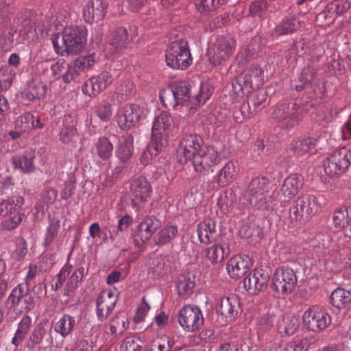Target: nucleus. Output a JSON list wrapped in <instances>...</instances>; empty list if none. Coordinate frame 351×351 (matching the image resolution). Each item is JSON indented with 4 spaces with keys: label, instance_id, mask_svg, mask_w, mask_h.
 Masks as SVG:
<instances>
[{
    "label": "nucleus",
    "instance_id": "f257e3e1",
    "mask_svg": "<svg viewBox=\"0 0 351 351\" xmlns=\"http://www.w3.org/2000/svg\"><path fill=\"white\" fill-rule=\"evenodd\" d=\"M52 43L55 51L59 55H76L83 51L86 43V31L79 26L65 27L62 35L56 36Z\"/></svg>",
    "mask_w": 351,
    "mask_h": 351
},
{
    "label": "nucleus",
    "instance_id": "f03ea898",
    "mask_svg": "<svg viewBox=\"0 0 351 351\" xmlns=\"http://www.w3.org/2000/svg\"><path fill=\"white\" fill-rule=\"evenodd\" d=\"M273 184L265 176L255 177L243 193L240 202L245 206L264 209L267 208L269 199H273Z\"/></svg>",
    "mask_w": 351,
    "mask_h": 351
},
{
    "label": "nucleus",
    "instance_id": "7ed1b4c3",
    "mask_svg": "<svg viewBox=\"0 0 351 351\" xmlns=\"http://www.w3.org/2000/svg\"><path fill=\"white\" fill-rule=\"evenodd\" d=\"M173 125V119L168 112L162 111L156 116L152 125L150 149H154L156 152L163 150L168 145L169 133Z\"/></svg>",
    "mask_w": 351,
    "mask_h": 351
},
{
    "label": "nucleus",
    "instance_id": "20e7f679",
    "mask_svg": "<svg viewBox=\"0 0 351 351\" xmlns=\"http://www.w3.org/2000/svg\"><path fill=\"white\" fill-rule=\"evenodd\" d=\"M191 99V86L186 81L171 84L160 93V100L167 108H175Z\"/></svg>",
    "mask_w": 351,
    "mask_h": 351
},
{
    "label": "nucleus",
    "instance_id": "39448f33",
    "mask_svg": "<svg viewBox=\"0 0 351 351\" xmlns=\"http://www.w3.org/2000/svg\"><path fill=\"white\" fill-rule=\"evenodd\" d=\"M166 62L173 69H185L191 62L188 42L179 39L171 42L166 49Z\"/></svg>",
    "mask_w": 351,
    "mask_h": 351
},
{
    "label": "nucleus",
    "instance_id": "423d86ee",
    "mask_svg": "<svg viewBox=\"0 0 351 351\" xmlns=\"http://www.w3.org/2000/svg\"><path fill=\"white\" fill-rule=\"evenodd\" d=\"M351 165V149L343 147L334 151L324 163V171L330 178L343 174Z\"/></svg>",
    "mask_w": 351,
    "mask_h": 351
},
{
    "label": "nucleus",
    "instance_id": "0eeeda50",
    "mask_svg": "<svg viewBox=\"0 0 351 351\" xmlns=\"http://www.w3.org/2000/svg\"><path fill=\"white\" fill-rule=\"evenodd\" d=\"M271 115L274 119L284 121L287 129L298 125L303 117L302 109L293 100L277 105Z\"/></svg>",
    "mask_w": 351,
    "mask_h": 351
},
{
    "label": "nucleus",
    "instance_id": "6e6552de",
    "mask_svg": "<svg viewBox=\"0 0 351 351\" xmlns=\"http://www.w3.org/2000/svg\"><path fill=\"white\" fill-rule=\"evenodd\" d=\"M297 284V277L295 271L286 267L277 268L272 279L271 289L278 294L291 293Z\"/></svg>",
    "mask_w": 351,
    "mask_h": 351
},
{
    "label": "nucleus",
    "instance_id": "1a4fd4ad",
    "mask_svg": "<svg viewBox=\"0 0 351 351\" xmlns=\"http://www.w3.org/2000/svg\"><path fill=\"white\" fill-rule=\"evenodd\" d=\"M236 45V40L230 36L217 37L212 51L208 52L210 62L219 64L226 61L234 53Z\"/></svg>",
    "mask_w": 351,
    "mask_h": 351
},
{
    "label": "nucleus",
    "instance_id": "9d476101",
    "mask_svg": "<svg viewBox=\"0 0 351 351\" xmlns=\"http://www.w3.org/2000/svg\"><path fill=\"white\" fill-rule=\"evenodd\" d=\"M119 75V72L114 69L110 71H103L86 82L82 86V91L85 95L94 97L111 84L118 77Z\"/></svg>",
    "mask_w": 351,
    "mask_h": 351
},
{
    "label": "nucleus",
    "instance_id": "9b49d317",
    "mask_svg": "<svg viewBox=\"0 0 351 351\" xmlns=\"http://www.w3.org/2000/svg\"><path fill=\"white\" fill-rule=\"evenodd\" d=\"M178 322L186 332H195L203 325L204 317L197 306L185 305L179 311Z\"/></svg>",
    "mask_w": 351,
    "mask_h": 351
},
{
    "label": "nucleus",
    "instance_id": "f8f14e48",
    "mask_svg": "<svg viewBox=\"0 0 351 351\" xmlns=\"http://www.w3.org/2000/svg\"><path fill=\"white\" fill-rule=\"evenodd\" d=\"M143 110L136 104H127L117 114V124L123 130L135 127L143 116Z\"/></svg>",
    "mask_w": 351,
    "mask_h": 351
},
{
    "label": "nucleus",
    "instance_id": "ddd939ff",
    "mask_svg": "<svg viewBox=\"0 0 351 351\" xmlns=\"http://www.w3.org/2000/svg\"><path fill=\"white\" fill-rule=\"evenodd\" d=\"M303 322L309 330L320 332L330 325L331 317L324 309L314 306L304 312Z\"/></svg>",
    "mask_w": 351,
    "mask_h": 351
},
{
    "label": "nucleus",
    "instance_id": "4468645a",
    "mask_svg": "<svg viewBox=\"0 0 351 351\" xmlns=\"http://www.w3.org/2000/svg\"><path fill=\"white\" fill-rule=\"evenodd\" d=\"M240 309V301L235 295L223 298L217 306L219 315L218 322L221 325H225L234 320L238 315Z\"/></svg>",
    "mask_w": 351,
    "mask_h": 351
},
{
    "label": "nucleus",
    "instance_id": "2eb2a0df",
    "mask_svg": "<svg viewBox=\"0 0 351 351\" xmlns=\"http://www.w3.org/2000/svg\"><path fill=\"white\" fill-rule=\"evenodd\" d=\"M219 161V156L217 150L213 146L204 145L197 155L191 161V165L196 172L203 173L217 164Z\"/></svg>",
    "mask_w": 351,
    "mask_h": 351
},
{
    "label": "nucleus",
    "instance_id": "dca6fc26",
    "mask_svg": "<svg viewBox=\"0 0 351 351\" xmlns=\"http://www.w3.org/2000/svg\"><path fill=\"white\" fill-rule=\"evenodd\" d=\"M303 186V178L298 174H292L285 179L279 191L273 192V200L281 203L289 201Z\"/></svg>",
    "mask_w": 351,
    "mask_h": 351
},
{
    "label": "nucleus",
    "instance_id": "f3484780",
    "mask_svg": "<svg viewBox=\"0 0 351 351\" xmlns=\"http://www.w3.org/2000/svg\"><path fill=\"white\" fill-rule=\"evenodd\" d=\"M203 145L204 141L199 135L186 133L183 134L180 139L178 152L183 155L185 160L191 163Z\"/></svg>",
    "mask_w": 351,
    "mask_h": 351
},
{
    "label": "nucleus",
    "instance_id": "a211bd4d",
    "mask_svg": "<svg viewBox=\"0 0 351 351\" xmlns=\"http://www.w3.org/2000/svg\"><path fill=\"white\" fill-rule=\"evenodd\" d=\"M160 226V221L154 216H147L138 225L134 234V243L141 247L147 241Z\"/></svg>",
    "mask_w": 351,
    "mask_h": 351
},
{
    "label": "nucleus",
    "instance_id": "6ab92c4d",
    "mask_svg": "<svg viewBox=\"0 0 351 351\" xmlns=\"http://www.w3.org/2000/svg\"><path fill=\"white\" fill-rule=\"evenodd\" d=\"M152 189L146 178L140 176L130 184V197L134 205L145 202L150 197Z\"/></svg>",
    "mask_w": 351,
    "mask_h": 351
},
{
    "label": "nucleus",
    "instance_id": "aec40b11",
    "mask_svg": "<svg viewBox=\"0 0 351 351\" xmlns=\"http://www.w3.org/2000/svg\"><path fill=\"white\" fill-rule=\"evenodd\" d=\"M198 237L202 243L210 244L219 241L221 234L220 226L212 219H207L198 225Z\"/></svg>",
    "mask_w": 351,
    "mask_h": 351
},
{
    "label": "nucleus",
    "instance_id": "412c9836",
    "mask_svg": "<svg viewBox=\"0 0 351 351\" xmlns=\"http://www.w3.org/2000/svg\"><path fill=\"white\" fill-rule=\"evenodd\" d=\"M252 261L247 255H236L227 263L226 269L231 278L239 279L243 277L250 269Z\"/></svg>",
    "mask_w": 351,
    "mask_h": 351
},
{
    "label": "nucleus",
    "instance_id": "4be33fe9",
    "mask_svg": "<svg viewBox=\"0 0 351 351\" xmlns=\"http://www.w3.org/2000/svg\"><path fill=\"white\" fill-rule=\"evenodd\" d=\"M107 8L106 0H90L84 7L83 17L89 23L101 21L106 15Z\"/></svg>",
    "mask_w": 351,
    "mask_h": 351
},
{
    "label": "nucleus",
    "instance_id": "5701e85b",
    "mask_svg": "<svg viewBox=\"0 0 351 351\" xmlns=\"http://www.w3.org/2000/svg\"><path fill=\"white\" fill-rule=\"evenodd\" d=\"M117 301V295L112 291H103L97 300V316L100 321L108 318Z\"/></svg>",
    "mask_w": 351,
    "mask_h": 351
},
{
    "label": "nucleus",
    "instance_id": "b1692460",
    "mask_svg": "<svg viewBox=\"0 0 351 351\" xmlns=\"http://www.w3.org/2000/svg\"><path fill=\"white\" fill-rule=\"evenodd\" d=\"M320 137V132H312L308 136H304L294 141L291 144V150L295 156H303L316 146Z\"/></svg>",
    "mask_w": 351,
    "mask_h": 351
},
{
    "label": "nucleus",
    "instance_id": "393cba45",
    "mask_svg": "<svg viewBox=\"0 0 351 351\" xmlns=\"http://www.w3.org/2000/svg\"><path fill=\"white\" fill-rule=\"evenodd\" d=\"M229 252L225 242L218 241L204 250L205 258L212 265H217L223 262L225 255Z\"/></svg>",
    "mask_w": 351,
    "mask_h": 351
},
{
    "label": "nucleus",
    "instance_id": "a878e982",
    "mask_svg": "<svg viewBox=\"0 0 351 351\" xmlns=\"http://www.w3.org/2000/svg\"><path fill=\"white\" fill-rule=\"evenodd\" d=\"M29 286V282L19 284L11 291L5 302V306L10 311H15L17 310L22 300L27 297Z\"/></svg>",
    "mask_w": 351,
    "mask_h": 351
},
{
    "label": "nucleus",
    "instance_id": "bb28decb",
    "mask_svg": "<svg viewBox=\"0 0 351 351\" xmlns=\"http://www.w3.org/2000/svg\"><path fill=\"white\" fill-rule=\"evenodd\" d=\"M94 64L95 60L92 55L77 58L73 65H70V68L64 75L65 81L75 80L82 71L91 68Z\"/></svg>",
    "mask_w": 351,
    "mask_h": 351
},
{
    "label": "nucleus",
    "instance_id": "cd10ccee",
    "mask_svg": "<svg viewBox=\"0 0 351 351\" xmlns=\"http://www.w3.org/2000/svg\"><path fill=\"white\" fill-rule=\"evenodd\" d=\"M263 73V71L259 66L252 65L239 76L238 81L254 88L262 84Z\"/></svg>",
    "mask_w": 351,
    "mask_h": 351
},
{
    "label": "nucleus",
    "instance_id": "c85d7f7f",
    "mask_svg": "<svg viewBox=\"0 0 351 351\" xmlns=\"http://www.w3.org/2000/svg\"><path fill=\"white\" fill-rule=\"evenodd\" d=\"M34 158L35 152L32 150H27L21 155L13 156L11 161L15 169H20L23 173H30L35 169Z\"/></svg>",
    "mask_w": 351,
    "mask_h": 351
},
{
    "label": "nucleus",
    "instance_id": "c756f323",
    "mask_svg": "<svg viewBox=\"0 0 351 351\" xmlns=\"http://www.w3.org/2000/svg\"><path fill=\"white\" fill-rule=\"evenodd\" d=\"M15 126L21 133H25L33 129L42 128L43 125L40 123L39 117H34L32 113L26 112L18 117Z\"/></svg>",
    "mask_w": 351,
    "mask_h": 351
},
{
    "label": "nucleus",
    "instance_id": "7c9ffc66",
    "mask_svg": "<svg viewBox=\"0 0 351 351\" xmlns=\"http://www.w3.org/2000/svg\"><path fill=\"white\" fill-rule=\"evenodd\" d=\"M297 205L302 209V215L310 218L317 213L319 204L317 198L311 195H304L296 199Z\"/></svg>",
    "mask_w": 351,
    "mask_h": 351
},
{
    "label": "nucleus",
    "instance_id": "2f4dec72",
    "mask_svg": "<svg viewBox=\"0 0 351 351\" xmlns=\"http://www.w3.org/2000/svg\"><path fill=\"white\" fill-rule=\"evenodd\" d=\"M129 43L128 32L125 28H118L109 40L108 49L112 53H119Z\"/></svg>",
    "mask_w": 351,
    "mask_h": 351
},
{
    "label": "nucleus",
    "instance_id": "473e14b6",
    "mask_svg": "<svg viewBox=\"0 0 351 351\" xmlns=\"http://www.w3.org/2000/svg\"><path fill=\"white\" fill-rule=\"evenodd\" d=\"M299 319L293 315H283L277 324L278 332L282 336H290L295 333L299 326Z\"/></svg>",
    "mask_w": 351,
    "mask_h": 351
},
{
    "label": "nucleus",
    "instance_id": "72a5a7b5",
    "mask_svg": "<svg viewBox=\"0 0 351 351\" xmlns=\"http://www.w3.org/2000/svg\"><path fill=\"white\" fill-rule=\"evenodd\" d=\"M195 277L192 274L180 275L176 280V289L180 296H187L193 293L195 287Z\"/></svg>",
    "mask_w": 351,
    "mask_h": 351
},
{
    "label": "nucleus",
    "instance_id": "f704fd0d",
    "mask_svg": "<svg viewBox=\"0 0 351 351\" xmlns=\"http://www.w3.org/2000/svg\"><path fill=\"white\" fill-rule=\"evenodd\" d=\"M85 269L83 266L77 268L69 278L64 288V296L73 297L75 291L78 287V284L82 281L84 276Z\"/></svg>",
    "mask_w": 351,
    "mask_h": 351
},
{
    "label": "nucleus",
    "instance_id": "c9c22d12",
    "mask_svg": "<svg viewBox=\"0 0 351 351\" xmlns=\"http://www.w3.org/2000/svg\"><path fill=\"white\" fill-rule=\"evenodd\" d=\"M239 171V167L237 162L233 161L228 162L221 169L217 178V183L221 186H226L231 183Z\"/></svg>",
    "mask_w": 351,
    "mask_h": 351
},
{
    "label": "nucleus",
    "instance_id": "e433bc0d",
    "mask_svg": "<svg viewBox=\"0 0 351 351\" xmlns=\"http://www.w3.org/2000/svg\"><path fill=\"white\" fill-rule=\"evenodd\" d=\"M330 300L335 307L345 308L351 305V292L343 288H337L332 293Z\"/></svg>",
    "mask_w": 351,
    "mask_h": 351
},
{
    "label": "nucleus",
    "instance_id": "4c0bfd02",
    "mask_svg": "<svg viewBox=\"0 0 351 351\" xmlns=\"http://www.w3.org/2000/svg\"><path fill=\"white\" fill-rule=\"evenodd\" d=\"M75 325V317L69 314H64L56 323L54 330L62 337H66L72 332Z\"/></svg>",
    "mask_w": 351,
    "mask_h": 351
},
{
    "label": "nucleus",
    "instance_id": "58836bf2",
    "mask_svg": "<svg viewBox=\"0 0 351 351\" xmlns=\"http://www.w3.org/2000/svg\"><path fill=\"white\" fill-rule=\"evenodd\" d=\"M333 221L336 228L344 230L345 233L348 234L351 223V207L335 211Z\"/></svg>",
    "mask_w": 351,
    "mask_h": 351
},
{
    "label": "nucleus",
    "instance_id": "ea45409f",
    "mask_svg": "<svg viewBox=\"0 0 351 351\" xmlns=\"http://www.w3.org/2000/svg\"><path fill=\"white\" fill-rule=\"evenodd\" d=\"M178 232V230L176 226H166L154 236V243L158 245L168 243L176 237Z\"/></svg>",
    "mask_w": 351,
    "mask_h": 351
},
{
    "label": "nucleus",
    "instance_id": "a19ab883",
    "mask_svg": "<svg viewBox=\"0 0 351 351\" xmlns=\"http://www.w3.org/2000/svg\"><path fill=\"white\" fill-rule=\"evenodd\" d=\"M31 325L32 318L29 315L23 316L19 324L18 328L12 340V343L15 346H18L23 341L25 335L29 330Z\"/></svg>",
    "mask_w": 351,
    "mask_h": 351
},
{
    "label": "nucleus",
    "instance_id": "79ce46f5",
    "mask_svg": "<svg viewBox=\"0 0 351 351\" xmlns=\"http://www.w3.org/2000/svg\"><path fill=\"white\" fill-rule=\"evenodd\" d=\"M24 204L23 197L16 196L7 201L0 202V216L5 217L12 211L17 210L22 207Z\"/></svg>",
    "mask_w": 351,
    "mask_h": 351
},
{
    "label": "nucleus",
    "instance_id": "37998d69",
    "mask_svg": "<svg viewBox=\"0 0 351 351\" xmlns=\"http://www.w3.org/2000/svg\"><path fill=\"white\" fill-rule=\"evenodd\" d=\"M47 91V87L42 82L33 80L27 84L26 97L29 100L40 99L43 97Z\"/></svg>",
    "mask_w": 351,
    "mask_h": 351
},
{
    "label": "nucleus",
    "instance_id": "c03bdc74",
    "mask_svg": "<svg viewBox=\"0 0 351 351\" xmlns=\"http://www.w3.org/2000/svg\"><path fill=\"white\" fill-rule=\"evenodd\" d=\"M300 26V21L293 16L286 17L276 27L275 33L278 36L285 35L295 31Z\"/></svg>",
    "mask_w": 351,
    "mask_h": 351
},
{
    "label": "nucleus",
    "instance_id": "a18cd8bd",
    "mask_svg": "<svg viewBox=\"0 0 351 351\" xmlns=\"http://www.w3.org/2000/svg\"><path fill=\"white\" fill-rule=\"evenodd\" d=\"M94 148L100 158L107 160L112 156L113 145L107 138L102 137L99 138Z\"/></svg>",
    "mask_w": 351,
    "mask_h": 351
},
{
    "label": "nucleus",
    "instance_id": "49530a36",
    "mask_svg": "<svg viewBox=\"0 0 351 351\" xmlns=\"http://www.w3.org/2000/svg\"><path fill=\"white\" fill-rule=\"evenodd\" d=\"M133 143L132 138L128 137L120 141L116 154L121 162H126L132 155Z\"/></svg>",
    "mask_w": 351,
    "mask_h": 351
},
{
    "label": "nucleus",
    "instance_id": "de8ad7c7",
    "mask_svg": "<svg viewBox=\"0 0 351 351\" xmlns=\"http://www.w3.org/2000/svg\"><path fill=\"white\" fill-rule=\"evenodd\" d=\"M316 343V339L313 337H306L300 340L295 341L293 344L288 345L284 348V351L293 350V351H307L313 348Z\"/></svg>",
    "mask_w": 351,
    "mask_h": 351
},
{
    "label": "nucleus",
    "instance_id": "09e8293b",
    "mask_svg": "<svg viewBox=\"0 0 351 351\" xmlns=\"http://www.w3.org/2000/svg\"><path fill=\"white\" fill-rule=\"evenodd\" d=\"M60 226V221L58 218H49V225L45 236L44 244L45 246L50 245L58 236Z\"/></svg>",
    "mask_w": 351,
    "mask_h": 351
},
{
    "label": "nucleus",
    "instance_id": "8fccbe9b",
    "mask_svg": "<svg viewBox=\"0 0 351 351\" xmlns=\"http://www.w3.org/2000/svg\"><path fill=\"white\" fill-rule=\"evenodd\" d=\"M73 265L69 263H66L60 269L59 273L56 276V280L51 285V290L54 291H58L64 285L66 278L69 276Z\"/></svg>",
    "mask_w": 351,
    "mask_h": 351
},
{
    "label": "nucleus",
    "instance_id": "3c124183",
    "mask_svg": "<svg viewBox=\"0 0 351 351\" xmlns=\"http://www.w3.org/2000/svg\"><path fill=\"white\" fill-rule=\"evenodd\" d=\"M132 223V219L128 215L121 217L118 222L117 226H111L110 227L109 233L110 239L112 241L120 236V233L126 231L129 225Z\"/></svg>",
    "mask_w": 351,
    "mask_h": 351
},
{
    "label": "nucleus",
    "instance_id": "603ef678",
    "mask_svg": "<svg viewBox=\"0 0 351 351\" xmlns=\"http://www.w3.org/2000/svg\"><path fill=\"white\" fill-rule=\"evenodd\" d=\"M228 0H196L195 5L201 12H212L226 4Z\"/></svg>",
    "mask_w": 351,
    "mask_h": 351
},
{
    "label": "nucleus",
    "instance_id": "864d4df0",
    "mask_svg": "<svg viewBox=\"0 0 351 351\" xmlns=\"http://www.w3.org/2000/svg\"><path fill=\"white\" fill-rule=\"evenodd\" d=\"M45 335V329L41 324H38L30 334L27 341V346L34 348L36 345L41 343Z\"/></svg>",
    "mask_w": 351,
    "mask_h": 351
},
{
    "label": "nucleus",
    "instance_id": "5fc2aeb1",
    "mask_svg": "<svg viewBox=\"0 0 351 351\" xmlns=\"http://www.w3.org/2000/svg\"><path fill=\"white\" fill-rule=\"evenodd\" d=\"M52 68V72L55 81L62 79L64 83H70L71 82H66L64 79V75L68 71L70 65L65 62L64 60H58L55 63L51 64Z\"/></svg>",
    "mask_w": 351,
    "mask_h": 351
},
{
    "label": "nucleus",
    "instance_id": "6e6d98bb",
    "mask_svg": "<svg viewBox=\"0 0 351 351\" xmlns=\"http://www.w3.org/2000/svg\"><path fill=\"white\" fill-rule=\"evenodd\" d=\"M37 71L42 80L49 83L55 82L51 63L49 62L39 63L37 65Z\"/></svg>",
    "mask_w": 351,
    "mask_h": 351
},
{
    "label": "nucleus",
    "instance_id": "4d7b16f0",
    "mask_svg": "<svg viewBox=\"0 0 351 351\" xmlns=\"http://www.w3.org/2000/svg\"><path fill=\"white\" fill-rule=\"evenodd\" d=\"M302 214L303 213H302V209H300L299 206L297 205V202L295 201L293 206L289 208V217L293 226H296L298 224H302L308 221L307 217H304Z\"/></svg>",
    "mask_w": 351,
    "mask_h": 351
},
{
    "label": "nucleus",
    "instance_id": "13d9d810",
    "mask_svg": "<svg viewBox=\"0 0 351 351\" xmlns=\"http://www.w3.org/2000/svg\"><path fill=\"white\" fill-rule=\"evenodd\" d=\"M252 273L256 280V288H258L259 291L266 289L270 278L269 274L263 269H254Z\"/></svg>",
    "mask_w": 351,
    "mask_h": 351
},
{
    "label": "nucleus",
    "instance_id": "bf43d9fd",
    "mask_svg": "<svg viewBox=\"0 0 351 351\" xmlns=\"http://www.w3.org/2000/svg\"><path fill=\"white\" fill-rule=\"evenodd\" d=\"M20 36L25 40H29L34 37L36 33L34 22L30 19H25L21 23V28L19 29Z\"/></svg>",
    "mask_w": 351,
    "mask_h": 351
},
{
    "label": "nucleus",
    "instance_id": "052dcab7",
    "mask_svg": "<svg viewBox=\"0 0 351 351\" xmlns=\"http://www.w3.org/2000/svg\"><path fill=\"white\" fill-rule=\"evenodd\" d=\"M212 92L206 86H202L199 93L195 95L191 99V102L196 107L204 105L210 97Z\"/></svg>",
    "mask_w": 351,
    "mask_h": 351
},
{
    "label": "nucleus",
    "instance_id": "680f3d73",
    "mask_svg": "<svg viewBox=\"0 0 351 351\" xmlns=\"http://www.w3.org/2000/svg\"><path fill=\"white\" fill-rule=\"evenodd\" d=\"M173 346V342L169 337H162L154 341L147 351H170Z\"/></svg>",
    "mask_w": 351,
    "mask_h": 351
},
{
    "label": "nucleus",
    "instance_id": "e2e57ef3",
    "mask_svg": "<svg viewBox=\"0 0 351 351\" xmlns=\"http://www.w3.org/2000/svg\"><path fill=\"white\" fill-rule=\"evenodd\" d=\"M350 3L345 0H335L328 4V12L335 14L337 16L346 12L350 8Z\"/></svg>",
    "mask_w": 351,
    "mask_h": 351
},
{
    "label": "nucleus",
    "instance_id": "0e129e2a",
    "mask_svg": "<svg viewBox=\"0 0 351 351\" xmlns=\"http://www.w3.org/2000/svg\"><path fill=\"white\" fill-rule=\"evenodd\" d=\"M141 341L136 337L125 338L120 346L121 351H141Z\"/></svg>",
    "mask_w": 351,
    "mask_h": 351
},
{
    "label": "nucleus",
    "instance_id": "69168bd1",
    "mask_svg": "<svg viewBox=\"0 0 351 351\" xmlns=\"http://www.w3.org/2000/svg\"><path fill=\"white\" fill-rule=\"evenodd\" d=\"M235 200L236 197L234 192L232 191H226L219 198L218 204L223 211L228 212Z\"/></svg>",
    "mask_w": 351,
    "mask_h": 351
},
{
    "label": "nucleus",
    "instance_id": "338daca9",
    "mask_svg": "<svg viewBox=\"0 0 351 351\" xmlns=\"http://www.w3.org/2000/svg\"><path fill=\"white\" fill-rule=\"evenodd\" d=\"M306 45L303 40L296 41L290 47L288 54L290 58L296 60L298 57L302 56L306 51Z\"/></svg>",
    "mask_w": 351,
    "mask_h": 351
},
{
    "label": "nucleus",
    "instance_id": "774afa93",
    "mask_svg": "<svg viewBox=\"0 0 351 351\" xmlns=\"http://www.w3.org/2000/svg\"><path fill=\"white\" fill-rule=\"evenodd\" d=\"M128 321L125 318L119 317H114L110 323V332L112 334H116L118 331L122 334L127 328Z\"/></svg>",
    "mask_w": 351,
    "mask_h": 351
}]
</instances>
